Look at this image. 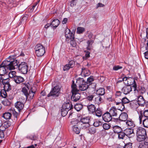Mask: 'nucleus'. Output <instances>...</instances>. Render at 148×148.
Here are the masks:
<instances>
[{
	"mask_svg": "<svg viewBox=\"0 0 148 148\" xmlns=\"http://www.w3.org/2000/svg\"><path fill=\"white\" fill-rule=\"evenodd\" d=\"M143 126L145 127H148V118L144 119L143 122Z\"/></svg>",
	"mask_w": 148,
	"mask_h": 148,
	"instance_id": "obj_53",
	"label": "nucleus"
},
{
	"mask_svg": "<svg viewBox=\"0 0 148 148\" xmlns=\"http://www.w3.org/2000/svg\"><path fill=\"white\" fill-rule=\"evenodd\" d=\"M28 16L26 14L24 16H23L21 19V22H23V24H25L26 23L27 20Z\"/></svg>",
	"mask_w": 148,
	"mask_h": 148,
	"instance_id": "obj_52",
	"label": "nucleus"
},
{
	"mask_svg": "<svg viewBox=\"0 0 148 148\" xmlns=\"http://www.w3.org/2000/svg\"><path fill=\"white\" fill-rule=\"evenodd\" d=\"M143 114L144 116L141 115L139 116V119L140 123H141L142 119H144V117H146L147 118H148V110H145L143 112Z\"/></svg>",
	"mask_w": 148,
	"mask_h": 148,
	"instance_id": "obj_26",
	"label": "nucleus"
},
{
	"mask_svg": "<svg viewBox=\"0 0 148 148\" xmlns=\"http://www.w3.org/2000/svg\"><path fill=\"white\" fill-rule=\"evenodd\" d=\"M62 108L69 110L73 108V106L69 103H65L62 105Z\"/></svg>",
	"mask_w": 148,
	"mask_h": 148,
	"instance_id": "obj_27",
	"label": "nucleus"
},
{
	"mask_svg": "<svg viewBox=\"0 0 148 148\" xmlns=\"http://www.w3.org/2000/svg\"><path fill=\"white\" fill-rule=\"evenodd\" d=\"M69 110L67 109H64V108H62L61 109V114L62 116H65L67 114Z\"/></svg>",
	"mask_w": 148,
	"mask_h": 148,
	"instance_id": "obj_46",
	"label": "nucleus"
},
{
	"mask_svg": "<svg viewBox=\"0 0 148 148\" xmlns=\"http://www.w3.org/2000/svg\"><path fill=\"white\" fill-rule=\"evenodd\" d=\"M82 74L83 75L85 76H88L90 72L89 71L85 68L84 67L82 68Z\"/></svg>",
	"mask_w": 148,
	"mask_h": 148,
	"instance_id": "obj_37",
	"label": "nucleus"
},
{
	"mask_svg": "<svg viewBox=\"0 0 148 148\" xmlns=\"http://www.w3.org/2000/svg\"><path fill=\"white\" fill-rule=\"evenodd\" d=\"M148 145V143L146 141L142 142L139 143L138 148H146L147 145Z\"/></svg>",
	"mask_w": 148,
	"mask_h": 148,
	"instance_id": "obj_34",
	"label": "nucleus"
},
{
	"mask_svg": "<svg viewBox=\"0 0 148 148\" xmlns=\"http://www.w3.org/2000/svg\"><path fill=\"white\" fill-rule=\"evenodd\" d=\"M35 90L33 91V88H32L31 91L29 92V93H28L27 95L25 97L26 99H27L28 98L30 99H32L34 96V95L35 93Z\"/></svg>",
	"mask_w": 148,
	"mask_h": 148,
	"instance_id": "obj_24",
	"label": "nucleus"
},
{
	"mask_svg": "<svg viewBox=\"0 0 148 148\" xmlns=\"http://www.w3.org/2000/svg\"><path fill=\"white\" fill-rule=\"evenodd\" d=\"M89 119L88 117L82 118L80 120V122L82 123H89Z\"/></svg>",
	"mask_w": 148,
	"mask_h": 148,
	"instance_id": "obj_38",
	"label": "nucleus"
},
{
	"mask_svg": "<svg viewBox=\"0 0 148 148\" xmlns=\"http://www.w3.org/2000/svg\"><path fill=\"white\" fill-rule=\"evenodd\" d=\"M103 127L104 129L108 130L110 128V125L108 124L105 123L103 124Z\"/></svg>",
	"mask_w": 148,
	"mask_h": 148,
	"instance_id": "obj_55",
	"label": "nucleus"
},
{
	"mask_svg": "<svg viewBox=\"0 0 148 148\" xmlns=\"http://www.w3.org/2000/svg\"><path fill=\"white\" fill-rule=\"evenodd\" d=\"M15 106L17 109L20 112L23 109L24 106V105L22 102L17 101L15 103Z\"/></svg>",
	"mask_w": 148,
	"mask_h": 148,
	"instance_id": "obj_17",
	"label": "nucleus"
},
{
	"mask_svg": "<svg viewBox=\"0 0 148 148\" xmlns=\"http://www.w3.org/2000/svg\"><path fill=\"white\" fill-rule=\"evenodd\" d=\"M122 92L119 91H116L115 93L116 97L115 98V101H118V99H119V101H121L122 97L121 96Z\"/></svg>",
	"mask_w": 148,
	"mask_h": 148,
	"instance_id": "obj_28",
	"label": "nucleus"
},
{
	"mask_svg": "<svg viewBox=\"0 0 148 148\" xmlns=\"http://www.w3.org/2000/svg\"><path fill=\"white\" fill-rule=\"evenodd\" d=\"M136 85L134 84L133 86H127L123 87L121 89L122 92L125 95H127L131 92L132 89L135 91L136 90Z\"/></svg>",
	"mask_w": 148,
	"mask_h": 148,
	"instance_id": "obj_7",
	"label": "nucleus"
},
{
	"mask_svg": "<svg viewBox=\"0 0 148 148\" xmlns=\"http://www.w3.org/2000/svg\"><path fill=\"white\" fill-rule=\"evenodd\" d=\"M75 62L72 60L70 61L68 64H66L64 67L63 70L66 71L68 70L70 68H73L74 66Z\"/></svg>",
	"mask_w": 148,
	"mask_h": 148,
	"instance_id": "obj_12",
	"label": "nucleus"
},
{
	"mask_svg": "<svg viewBox=\"0 0 148 148\" xmlns=\"http://www.w3.org/2000/svg\"><path fill=\"white\" fill-rule=\"evenodd\" d=\"M132 143H128L125 145L124 148H132Z\"/></svg>",
	"mask_w": 148,
	"mask_h": 148,
	"instance_id": "obj_59",
	"label": "nucleus"
},
{
	"mask_svg": "<svg viewBox=\"0 0 148 148\" xmlns=\"http://www.w3.org/2000/svg\"><path fill=\"white\" fill-rule=\"evenodd\" d=\"M13 80L16 84H18L22 83L24 81L23 77L21 76H18L14 77V79Z\"/></svg>",
	"mask_w": 148,
	"mask_h": 148,
	"instance_id": "obj_19",
	"label": "nucleus"
},
{
	"mask_svg": "<svg viewBox=\"0 0 148 148\" xmlns=\"http://www.w3.org/2000/svg\"><path fill=\"white\" fill-rule=\"evenodd\" d=\"M10 112L11 114L12 113L13 114L14 116L15 117H17L18 115V113L17 112L15 111L14 109L13 108H11L10 109Z\"/></svg>",
	"mask_w": 148,
	"mask_h": 148,
	"instance_id": "obj_49",
	"label": "nucleus"
},
{
	"mask_svg": "<svg viewBox=\"0 0 148 148\" xmlns=\"http://www.w3.org/2000/svg\"><path fill=\"white\" fill-rule=\"evenodd\" d=\"M126 124L127 126L130 127H134V122L132 120H128L126 122Z\"/></svg>",
	"mask_w": 148,
	"mask_h": 148,
	"instance_id": "obj_36",
	"label": "nucleus"
},
{
	"mask_svg": "<svg viewBox=\"0 0 148 148\" xmlns=\"http://www.w3.org/2000/svg\"><path fill=\"white\" fill-rule=\"evenodd\" d=\"M11 125V122L9 121H8L4 122L2 124L1 123V126H3V128H5V129L10 126Z\"/></svg>",
	"mask_w": 148,
	"mask_h": 148,
	"instance_id": "obj_29",
	"label": "nucleus"
},
{
	"mask_svg": "<svg viewBox=\"0 0 148 148\" xmlns=\"http://www.w3.org/2000/svg\"><path fill=\"white\" fill-rule=\"evenodd\" d=\"M95 113L96 116L98 117H100L102 114V111L101 109L98 108L96 110H95Z\"/></svg>",
	"mask_w": 148,
	"mask_h": 148,
	"instance_id": "obj_40",
	"label": "nucleus"
},
{
	"mask_svg": "<svg viewBox=\"0 0 148 148\" xmlns=\"http://www.w3.org/2000/svg\"><path fill=\"white\" fill-rule=\"evenodd\" d=\"M128 115L125 112L122 113L119 117V120L121 121H125L127 119Z\"/></svg>",
	"mask_w": 148,
	"mask_h": 148,
	"instance_id": "obj_16",
	"label": "nucleus"
},
{
	"mask_svg": "<svg viewBox=\"0 0 148 148\" xmlns=\"http://www.w3.org/2000/svg\"><path fill=\"white\" fill-rule=\"evenodd\" d=\"M96 84L95 83L92 84L91 86H92V87L91 88H92V90L94 91V92H95V91L96 87Z\"/></svg>",
	"mask_w": 148,
	"mask_h": 148,
	"instance_id": "obj_62",
	"label": "nucleus"
},
{
	"mask_svg": "<svg viewBox=\"0 0 148 148\" xmlns=\"http://www.w3.org/2000/svg\"><path fill=\"white\" fill-rule=\"evenodd\" d=\"M122 80L125 84L130 86L133 84L135 82L134 79L131 77H125Z\"/></svg>",
	"mask_w": 148,
	"mask_h": 148,
	"instance_id": "obj_11",
	"label": "nucleus"
},
{
	"mask_svg": "<svg viewBox=\"0 0 148 148\" xmlns=\"http://www.w3.org/2000/svg\"><path fill=\"white\" fill-rule=\"evenodd\" d=\"M19 70L24 74L27 73L28 71V65L27 63L25 62H22L18 66Z\"/></svg>",
	"mask_w": 148,
	"mask_h": 148,
	"instance_id": "obj_9",
	"label": "nucleus"
},
{
	"mask_svg": "<svg viewBox=\"0 0 148 148\" xmlns=\"http://www.w3.org/2000/svg\"><path fill=\"white\" fill-rule=\"evenodd\" d=\"M147 0H137L136 4L137 6L142 7L146 3Z\"/></svg>",
	"mask_w": 148,
	"mask_h": 148,
	"instance_id": "obj_25",
	"label": "nucleus"
},
{
	"mask_svg": "<svg viewBox=\"0 0 148 148\" xmlns=\"http://www.w3.org/2000/svg\"><path fill=\"white\" fill-rule=\"evenodd\" d=\"M60 88L59 86H56L53 87L52 90L50 92L47 96L48 97L50 96L58 97L60 94Z\"/></svg>",
	"mask_w": 148,
	"mask_h": 148,
	"instance_id": "obj_8",
	"label": "nucleus"
},
{
	"mask_svg": "<svg viewBox=\"0 0 148 148\" xmlns=\"http://www.w3.org/2000/svg\"><path fill=\"white\" fill-rule=\"evenodd\" d=\"M87 107L89 113H93L95 111V107L93 104H90Z\"/></svg>",
	"mask_w": 148,
	"mask_h": 148,
	"instance_id": "obj_22",
	"label": "nucleus"
},
{
	"mask_svg": "<svg viewBox=\"0 0 148 148\" xmlns=\"http://www.w3.org/2000/svg\"><path fill=\"white\" fill-rule=\"evenodd\" d=\"M121 101L123 104H126L130 102V101L127 97H125L122 98L121 99Z\"/></svg>",
	"mask_w": 148,
	"mask_h": 148,
	"instance_id": "obj_48",
	"label": "nucleus"
},
{
	"mask_svg": "<svg viewBox=\"0 0 148 148\" xmlns=\"http://www.w3.org/2000/svg\"><path fill=\"white\" fill-rule=\"evenodd\" d=\"M77 32L79 34L82 33L85 30L84 28H77Z\"/></svg>",
	"mask_w": 148,
	"mask_h": 148,
	"instance_id": "obj_58",
	"label": "nucleus"
},
{
	"mask_svg": "<svg viewBox=\"0 0 148 148\" xmlns=\"http://www.w3.org/2000/svg\"><path fill=\"white\" fill-rule=\"evenodd\" d=\"M122 67L119 66H116L113 67V70L114 71H117L119 69L122 68Z\"/></svg>",
	"mask_w": 148,
	"mask_h": 148,
	"instance_id": "obj_61",
	"label": "nucleus"
},
{
	"mask_svg": "<svg viewBox=\"0 0 148 148\" xmlns=\"http://www.w3.org/2000/svg\"><path fill=\"white\" fill-rule=\"evenodd\" d=\"M27 138L29 139L32 140H35L37 139V137L34 134H32L27 136Z\"/></svg>",
	"mask_w": 148,
	"mask_h": 148,
	"instance_id": "obj_51",
	"label": "nucleus"
},
{
	"mask_svg": "<svg viewBox=\"0 0 148 148\" xmlns=\"http://www.w3.org/2000/svg\"><path fill=\"white\" fill-rule=\"evenodd\" d=\"M103 120L105 122H108L110 121L112 119L111 115L109 112H106L104 113L102 116Z\"/></svg>",
	"mask_w": 148,
	"mask_h": 148,
	"instance_id": "obj_13",
	"label": "nucleus"
},
{
	"mask_svg": "<svg viewBox=\"0 0 148 148\" xmlns=\"http://www.w3.org/2000/svg\"><path fill=\"white\" fill-rule=\"evenodd\" d=\"M5 131V128H3V126L0 125V137L2 138L4 137V132Z\"/></svg>",
	"mask_w": 148,
	"mask_h": 148,
	"instance_id": "obj_41",
	"label": "nucleus"
},
{
	"mask_svg": "<svg viewBox=\"0 0 148 148\" xmlns=\"http://www.w3.org/2000/svg\"><path fill=\"white\" fill-rule=\"evenodd\" d=\"M8 70L4 66L2 65V63L0 65V74L4 76L8 72Z\"/></svg>",
	"mask_w": 148,
	"mask_h": 148,
	"instance_id": "obj_21",
	"label": "nucleus"
},
{
	"mask_svg": "<svg viewBox=\"0 0 148 148\" xmlns=\"http://www.w3.org/2000/svg\"><path fill=\"white\" fill-rule=\"evenodd\" d=\"M102 124L101 122L99 120H95L93 124V125L95 127H98Z\"/></svg>",
	"mask_w": 148,
	"mask_h": 148,
	"instance_id": "obj_47",
	"label": "nucleus"
},
{
	"mask_svg": "<svg viewBox=\"0 0 148 148\" xmlns=\"http://www.w3.org/2000/svg\"><path fill=\"white\" fill-rule=\"evenodd\" d=\"M124 132L126 136L130 138L134 135L133 130L132 129H126L124 130Z\"/></svg>",
	"mask_w": 148,
	"mask_h": 148,
	"instance_id": "obj_15",
	"label": "nucleus"
},
{
	"mask_svg": "<svg viewBox=\"0 0 148 148\" xmlns=\"http://www.w3.org/2000/svg\"><path fill=\"white\" fill-rule=\"evenodd\" d=\"M119 110L114 107H112L110 110L109 113L112 116H116L118 114Z\"/></svg>",
	"mask_w": 148,
	"mask_h": 148,
	"instance_id": "obj_14",
	"label": "nucleus"
},
{
	"mask_svg": "<svg viewBox=\"0 0 148 148\" xmlns=\"http://www.w3.org/2000/svg\"><path fill=\"white\" fill-rule=\"evenodd\" d=\"M22 86H24L22 88V92L26 97L28 93V90L29 89L28 86L27 84L23 83V84Z\"/></svg>",
	"mask_w": 148,
	"mask_h": 148,
	"instance_id": "obj_20",
	"label": "nucleus"
},
{
	"mask_svg": "<svg viewBox=\"0 0 148 148\" xmlns=\"http://www.w3.org/2000/svg\"><path fill=\"white\" fill-rule=\"evenodd\" d=\"M144 56L146 59H148V51H147L144 53Z\"/></svg>",
	"mask_w": 148,
	"mask_h": 148,
	"instance_id": "obj_64",
	"label": "nucleus"
},
{
	"mask_svg": "<svg viewBox=\"0 0 148 148\" xmlns=\"http://www.w3.org/2000/svg\"><path fill=\"white\" fill-rule=\"evenodd\" d=\"M77 85L79 88L78 91H84L88 88V86L83 78H79L76 81Z\"/></svg>",
	"mask_w": 148,
	"mask_h": 148,
	"instance_id": "obj_4",
	"label": "nucleus"
},
{
	"mask_svg": "<svg viewBox=\"0 0 148 148\" xmlns=\"http://www.w3.org/2000/svg\"><path fill=\"white\" fill-rule=\"evenodd\" d=\"M90 125L89 123H82L81 124V127L83 129L87 128V130L89 127Z\"/></svg>",
	"mask_w": 148,
	"mask_h": 148,
	"instance_id": "obj_56",
	"label": "nucleus"
},
{
	"mask_svg": "<svg viewBox=\"0 0 148 148\" xmlns=\"http://www.w3.org/2000/svg\"><path fill=\"white\" fill-rule=\"evenodd\" d=\"M83 108V106L80 103L75 104L74 106V108L77 111H79Z\"/></svg>",
	"mask_w": 148,
	"mask_h": 148,
	"instance_id": "obj_44",
	"label": "nucleus"
},
{
	"mask_svg": "<svg viewBox=\"0 0 148 148\" xmlns=\"http://www.w3.org/2000/svg\"><path fill=\"white\" fill-rule=\"evenodd\" d=\"M16 72L14 71H11L9 73V77L10 78H12L13 79H14V77L16 75Z\"/></svg>",
	"mask_w": 148,
	"mask_h": 148,
	"instance_id": "obj_45",
	"label": "nucleus"
},
{
	"mask_svg": "<svg viewBox=\"0 0 148 148\" xmlns=\"http://www.w3.org/2000/svg\"><path fill=\"white\" fill-rule=\"evenodd\" d=\"M36 53L38 56H41L45 53V47L41 44H37L35 47Z\"/></svg>",
	"mask_w": 148,
	"mask_h": 148,
	"instance_id": "obj_6",
	"label": "nucleus"
},
{
	"mask_svg": "<svg viewBox=\"0 0 148 148\" xmlns=\"http://www.w3.org/2000/svg\"><path fill=\"white\" fill-rule=\"evenodd\" d=\"M4 90L7 91V92L11 90V86L9 82H7L4 84Z\"/></svg>",
	"mask_w": 148,
	"mask_h": 148,
	"instance_id": "obj_33",
	"label": "nucleus"
},
{
	"mask_svg": "<svg viewBox=\"0 0 148 148\" xmlns=\"http://www.w3.org/2000/svg\"><path fill=\"white\" fill-rule=\"evenodd\" d=\"M93 43V40H88L87 41V45L86 48L88 50H90L92 49V45Z\"/></svg>",
	"mask_w": 148,
	"mask_h": 148,
	"instance_id": "obj_31",
	"label": "nucleus"
},
{
	"mask_svg": "<svg viewBox=\"0 0 148 148\" xmlns=\"http://www.w3.org/2000/svg\"><path fill=\"white\" fill-rule=\"evenodd\" d=\"M88 133L91 134H94L96 132V128L93 127H89L87 129Z\"/></svg>",
	"mask_w": 148,
	"mask_h": 148,
	"instance_id": "obj_30",
	"label": "nucleus"
},
{
	"mask_svg": "<svg viewBox=\"0 0 148 148\" xmlns=\"http://www.w3.org/2000/svg\"><path fill=\"white\" fill-rule=\"evenodd\" d=\"M13 56H9L2 63V65L4 66L8 70H13L16 66H17V60L14 58Z\"/></svg>",
	"mask_w": 148,
	"mask_h": 148,
	"instance_id": "obj_1",
	"label": "nucleus"
},
{
	"mask_svg": "<svg viewBox=\"0 0 148 148\" xmlns=\"http://www.w3.org/2000/svg\"><path fill=\"white\" fill-rule=\"evenodd\" d=\"M72 95L71 96V100L75 101H78L81 97L80 94L78 92V90L76 88V85L74 83V81H72V84L71 86Z\"/></svg>",
	"mask_w": 148,
	"mask_h": 148,
	"instance_id": "obj_2",
	"label": "nucleus"
},
{
	"mask_svg": "<svg viewBox=\"0 0 148 148\" xmlns=\"http://www.w3.org/2000/svg\"><path fill=\"white\" fill-rule=\"evenodd\" d=\"M94 97V96L93 95H90L88 96L87 97V99L89 101L92 100V99Z\"/></svg>",
	"mask_w": 148,
	"mask_h": 148,
	"instance_id": "obj_63",
	"label": "nucleus"
},
{
	"mask_svg": "<svg viewBox=\"0 0 148 148\" xmlns=\"http://www.w3.org/2000/svg\"><path fill=\"white\" fill-rule=\"evenodd\" d=\"M136 135L137 140L139 142L143 141L147 137L145 130L142 127L138 128L136 130Z\"/></svg>",
	"mask_w": 148,
	"mask_h": 148,
	"instance_id": "obj_3",
	"label": "nucleus"
},
{
	"mask_svg": "<svg viewBox=\"0 0 148 148\" xmlns=\"http://www.w3.org/2000/svg\"><path fill=\"white\" fill-rule=\"evenodd\" d=\"M138 104L141 106H143L145 103V102L143 97L141 96H138Z\"/></svg>",
	"mask_w": 148,
	"mask_h": 148,
	"instance_id": "obj_23",
	"label": "nucleus"
},
{
	"mask_svg": "<svg viewBox=\"0 0 148 148\" xmlns=\"http://www.w3.org/2000/svg\"><path fill=\"white\" fill-rule=\"evenodd\" d=\"M113 128L114 132L118 134L121 132L122 130L121 128L120 127L118 126H114Z\"/></svg>",
	"mask_w": 148,
	"mask_h": 148,
	"instance_id": "obj_39",
	"label": "nucleus"
},
{
	"mask_svg": "<svg viewBox=\"0 0 148 148\" xmlns=\"http://www.w3.org/2000/svg\"><path fill=\"white\" fill-rule=\"evenodd\" d=\"M8 92L7 91L4 90H2L0 91L1 93L0 96L3 98H5L7 96Z\"/></svg>",
	"mask_w": 148,
	"mask_h": 148,
	"instance_id": "obj_42",
	"label": "nucleus"
},
{
	"mask_svg": "<svg viewBox=\"0 0 148 148\" xmlns=\"http://www.w3.org/2000/svg\"><path fill=\"white\" fill-rule=\"evenodd\" d=\"M105 93L104 88H101L96 90V94L99 95H103Z\"/></svg>",
	"mask_w": 148,
	"mask_h": 148,
	"instance_id": "obj_35",
	"label": "nucleus"
},
{
	"mask_svg": "<svg viewBox=\"0 0 148 148\" xmlns=\"http://www.w3.org/2000/svg\"><path fill=\"white\" fill-rule=\"evenodd\" d=\"M114 103L116 105L119 106L118 107V110L121 111L124 109V105L120 101H119V102L118 101H115Z\"/></svg>",
	"mask_w": 148,
	"mask_h": 148,
	"instance_id": "obj_18",
	"label": "nucleus"
},
{
	"mask_svg": "<svg viewBox=\"0 0 148 148\" xmlns=\"http://www.w3.org/2000/svg\"><path fill=\"white\" fill-rule=\"evenodd\" d=\"M79 123L77 119H73L72 120L71 122V124L73 126H76V125Z\"/></svg>",
	"mask_w": 148,
	"mask_h": 148,
	"instance_id": "obj_54",
	"label": "nucleus"
},
{
	"mask_svg": "<svg viewBox=\"0 0 148 148\" xmlns=\"http://www.w3.org/2000/svg\"><path fill=\"white\" fill-rule=\"evenodd\" d=\"M72 129L73 131L76 134H79L80 132L79 129L76 126H73L72 127Z\"/></svg>",
	"mask_w": 148,
	"mask_h": 148,
	"instance_id": "obj_43",
	"label": "nucleus"
},
{
	"mask_svg": "<svg viewBox=\"0 0 148 148\" xmlns=\"http://www.w3.org/2000/svg\"><path fill=\"white\" fill-rule=\"evenodd\" d=\"M118 138L119 139H123L126 135L124 132H121L118 134Z\"/></svg>",
	"mask_w": 148,
	"mask_h": 148,
	"instance_id": "obj_50",
	"label": "nucleus"
},
{
	"mask_svg": "<svg viewBox=\"0 0 148 148\" xmlns=\"http://www.w3.org/2000/svg\"><path fill=\"white\" fill-rule=\"evenodd\" d=\"M75 29L73 28H66L65 31V37L66 40L69 42L71 39H74V34L75 32Z\"/></svg>",
	"mask_w": 148,
	"mask_h": 148,
	"instance_id": "obj_5",
	"label": "nucleus"
},
{
	"mask_svg": "<svg viewBox=\"0 0 148 148\" xmlns=\"http://www.w3.org/2000/svg\"><path fill=\"white\" fill-rule=\"evenodd\" d=\"M60 23V21L58 19H55L52 21L51 23L47 24L45 26V28H48L49 27L56 28L58 26Z\"/></svg>",
	"mask_w": 148,
	"mask_h": 148,
	"instance_id": "obj_10",
	"label": "nucleus"
},
{
	"mask_svg": "<svg viewBox=\"0 0 148 148\" xmlns=\"http://www.w3.org/2000/svg\"><path fill=\"white\" fill-rule=\"evenodd\" d=\"M94 78L92 76H90L87 79V82L86 83H88L89 84H90L92 81H94Z\"/></svg>",
	"mask_w": 148,
	"mask_h": 148,
	"instance_id": "obj_57",
	"label": "nucleus"
},
{
	"mask_svg": "<svg viewBox=\"0 0 148 148\" xmlns=\"http://www.w3.org/2000/svg\"><path fill=\"white\" fill-rule=\"evenodd\" d=\"M11 115L10 112H6L3 114V117L5 119L9 120L10 119Z\"/></svg>",
	"mask_w": 148,
	"mask_h": 148,
	"instance_id": "obj_32",
	"label": "nucleus"
},
{
	"mask_svg": "<svg viewBox=\"0 0 148 148\" xmlns=\"http://www.w3.org/2000/svg\"><path fill=\"white\" fill-rule=\"evenodd\" d=\"M73 40L74 39H70V40H71L70 43L71 45L73 47H75L76 45V43Z\"/></svg>",
	"mask_w": 148,
	"mask_h": 148,
	"instance_id": "obj_60",
	"label": "nucleus"
}]
</instances>
